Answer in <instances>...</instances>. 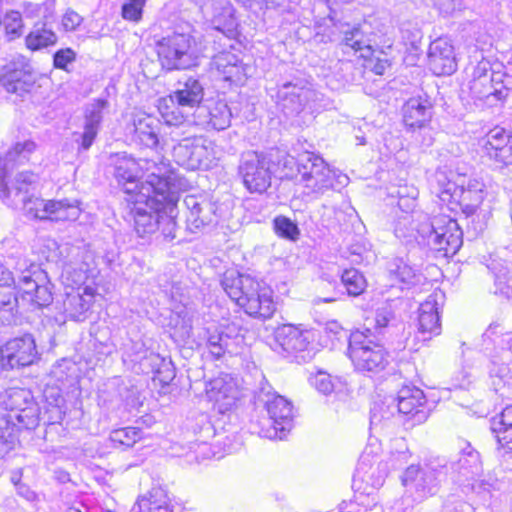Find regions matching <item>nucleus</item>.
I'll return each mask as SVG.
<instances>
[{"label": "nucleus", "instance_id": "obj_54", "mask_svg": "<svg viewBox=\"0 0 512 512\" xmlns=\"http://www.w3.org/2000/svg\"><path fill=\"white\" fill-rule=\"evenodd\" d=\"M79 297V311L86 312L90 309L94 302L95 290H83V293Z\"/></svg>", "mask_w": 512, "mask_h": 512}, {"label": "nucleus", "instance_id": "obj_41", "mask_svg": "<svg viewBox=\"0 0 512 512\" xmlns=\"http://www.w3.org/2000/svg\"><path fill=\"white\" fill-rule=\"evenodd\" d=\"M49 282L47 273L38 266H32L29 270L22 273L19 278L17 288L21 285H34V288H46Z\"/></svg>", "mask_w": 512, "mask_h": 512}, {"label": "nucleus", "instance_id": "obj_15", "mask_svg": "<svg viewBox=\"0 0 512 512\" xmlns=\"http://www.w3.org/2000/svg\"><path fill=\"white\" fill-rule=\"evenodd\" d=\"M35 83L31 67L24 57H18L4 65L0 70V85L8 93L23 96Z\"/></svg>", "mask_w": 512, "mask_h": 512}, {"label": "nucleus", "instance_id": "obj_25", "mask_svg": "<svg viewBox=\"0 0 512 512\" xmlns=\"http://www.w3.org/2000/svg\"><path fill=\"white\" fill-rule=\"evenodd\" d=\"M113 176L118 184V186L122 187L123 191L130 195V197H134L135 194L140 190L141 185L145 182L139 181V169L136 161L124 155H116L113 158Z\"/></svg>", "mask_w": 512, "mask_h": 512}, {"label": "nucleus", "instance_id": "obj_18", "mask_svg": "<svg viewBox=\"0 0 512 512\" xmlns=\"http://www.w3.org/2000/svg\"><path fill=\"white\" fill-rule=\"evenodd\" d=\"M341 45L360 52L361 57L369 58L373 55L374 45H377V35L373 32L371 24L367 22L351 25H341Z\"/></svg>", "mask_w": 512, "mask_h": 512}, {"label": "nucleus", "instance_id": "obj_5", "mask_svg": "<svg viewBox=\"0 0 512 512\" xmlns=\"http://www.w3.org/2000/svg\"><path fill=\"white\" fill-rule=\"evenodd\" d=\"M423 218L416 227L418 243L442 253L444 257L456 254L463 243V232L458 222L447 215Z\"/></svg>", "mask_w": 512, "mask_h": 512}, {"label": "nucleus", "instance_id": "obj_62", "mask_svg": "<svg viewBox=\"0 0 512 512\" xmlns=\"http://www.w3.org/2000/svg\"><path fill=\"white\" fill-rule=\"evenodd\" d=\"M9 303H10V301H9V300H8V301H1V300H0V305H7V304H9Z\"/></svg>", "mask_w": 512, "mask_h": 512}, {"label": "nucleus", "instance_id": "obj_53", "mask_svg": "<svg viewBox=\"0 0 512 512\" xmlns=\"http://www.w3.org/2000/svg\"><path fill=\"white\" fill-rule=\"evenodd\" d=\"M0 288H17L13 272L4 265H0Z\"/></svg>", "mask_w": 512, "mask_h": 512}, {"label": "nucleus", "instance_id": "obj_6", "mask_svg": "<svg viewBox=\"0 0 512 512\" xmlns=\"http://www.w3.org/2000/svg\"><path fill=\"white\" fill-rule=\"evenodd\" d=\"M312 342L309 331L301 324L282 323L272 333L274 350L284 353L298 364L313 359L315 350Z\"/></svg>", "mask_w": 512, "mask_h": 512}, {"label": "nucleus", "instance_id": "obj_47", "mask_svg": "<svg viewBox=\"0 0 512 512\" xmlns=\"http://www.w3.org/2000/svg\"><path fill=\"white\" fill-rule=\"evenodd\" d=\"M341 281L346 287L366 288L368 285L364 275L356 268L345 269Z\"/></svg>", "mask_w": 512, "mask_h": 512}, {"label": "nucleus", "instance_id": "obj_12", "mask_svg": "<svg viewBox=\"0 0 512 512\" xmlns=\"http://www.w3.org/2000/svg\"><path fill=\"white\" fill-rule=\"evenodd\" d=\"M316 96V91L307 80L293 77L278 85L277 105L287 117H295L306 108H311Z\"/></svg>", "mask_w": 512, "mask_h": 512}, {"label": "nucleus", "instance_id": "obj_63", "mask_svg": "<svg viewBox=\"0 0 512 512\" xmlns=\"http://www.w3.org/2000/svg\"><path fill=\"white\" fill-rule=\"evenodd\" d=\"M411 202V205L414 206V199L409 200Z\"/></svg>", "mask_w": 512, "mask_h": 512}, {"label": "nucleus", "instance_id": "obj_31", "mask_svg": "<svg viewBox=\"0 0 512 512\" xmlns=\"http://www.w3.org/2000/svg\"><path fill=\"white\" fill-rule=\"evenodd\" d=\"M136 510L137 512H173V505L166 490L153 487L138 497Z\"/></svg>", "mask_w": 512, "mask_h": 512}, {"label": "nucleus", "instance_id": "obj_46", "mask_svg": "<svg viewBox=\"0 0 512 512\" xmlns=\"http://www.w3.org/2000/svg\"><path fill=\"white\" fill-rule=\"evenodd\" d=\"M5 31L9 40H14L22 34V18L21 14L16 11H12L7 14L4 21Z\"/></svg>", "mask_w": 512, "mask_h": 512}, {"label": "nucleus", "instance_id": "obj_17", "mask_svg": "<svg viewBox=\"0 0 512 512\" xmlns=\"http://www.w3.org/2000/svg\"><path fill=\"white\" fill-rule=\"evenodd\" d=\"M397 411L406 421L424 422L428 417V400L419 387L406 384L397 393Z\"/></svg>", "mask_w": 512, "mask_h": 512}, {"label": "nucleus", "instance_id": "obj_35", "mask_svg": "<svg viewBox=\"0 0 512 512\" xmlns=\"http://www.w3.org/2000/svg\"><path fill=\"white\" fill-rule=\"evenodd\" d=\"M455 194L453 202L459 205L462 213L465 214V218L474 217L480 204L484 200V194L477 193V190L469 191L468 189H464L463 185L458 186V191L455 192Z\"/></svg>", "mask_w": 512, "mask_h": 512}, {"label": "nucleus", "instance_id": "obj_34", "mask_svg": "<svg viewBox=\"0 0 512 512\" xmlns=\"http://www.w3.org/2000/svg\"><path fill=\"white\" fill-rule=\"evenodd\" d=\"M419 276H416L413 269L404 263L402 259H395L389 265V279L392 281L390 288L397 284L416 286Z\"/></svg>", "mask_w": 512, "mask_h": 512}, {"label": "nucleus", "instance_id": "obj_14", "mask_svg": "<svg viewBox=\"0 0 512 512\" xmlns=\"http://www.w3.org/2000/svg\"><path fill=\"white\" fill-rule=\"evenodd\" d=\"M184 205L188 210L186 225L190 232L197 233L218 223L220 215L217 202L201 196L187 195Z\"/></svg>", "mask_w": 512, "mask_h": 512}, {"label": "nucleus", "instance_id": "obj_22", "mask_svg": "<svg viewBox=\"0 0 512 512\" xmlns=\"http://www.w3.org/2000/svg\"><path fill=\"white\" fill-rule=\"evenodd\" d=\"M428 65L437 76L451 75L457 69L454 47L446 38H438L429 45Z\"/></svg>", "mask_w": 512, "mask_h": 512}, {"label": "nucleus", "instance_id": "obj_30", "mask_svg": "<svg viewBox=\"0 0 512 512\" xmlns=\"http://www.w3.org/2000/svg\"><path fill=\"white\" fill-rule=\"evenodd\" d=\"M212 24L226 36H235L238 22L235 9L229 0H219L214 4Z\"/></svg>", "mask_w": 512, "mask_h": 512}, {"label": "nucleus", "instance_id": "obj_50", "mask_svg": "<svg viewBox=\"0 0 512 512\" xmlns=\"http://www.w3.org/2000/svg\"><path fill=\"white\" fill-rule=\"evenodd\" d=\"M417 480L425 482V474L420 465L412 464L405 469L401 482L402 485L408 486L414 484Z\"/></svg>", "mask_w": 512, "mask_h": 512}, {"label": "nucleus", "instance_id": "obj_16", "mask_svg": "<svg viewBox=\"0 0 512 512\" xmlns=\"http://www.w3.org/2000/svg\"><path fill=\"white\" fill-rule=\"evenodd\" d=\"M266 411L271 420V427L263 430L264 436L270 439H282L293 427L292 402L281 395H273L266 402Z\"/></svg>", "mask_w": 512, "mask_h": 512}, {"label": "nucleus", "instance_id": "obj_20", "mask_svg": "<svg viewBox=\"0 0 512 512\" xmlns=\"http://www.w3.org/2000/svg\"><path fill=\"white\" fill-rule=\"evenodd\" d=\"M136 423L138 426H124L111 430L108 437L110 446L120 452L133 448L137 443L146 439L144 429L151 428L156 420L152 415L145 414Z\"/></svg>", "mask_w": 512, "mask_h": 512}, {"label": "nucleus", "instance_id": "obj_7", "mask_svg": "<svg viewBox=\"0 0 512 512\" xmlns=\"http://www.w3.org/2000/svg\"><path fill=\"white\" fill-rule=\"evenodd\" d=\"M193 44V37L184 33H174L159 40L156 49L162 68L173 71L197 67L199 58Z\"/></svg>", "mask_w": 512, "mask_h": 512}, {"label": "nucleus", "instance_id": "obj_21", "mask_svg": "<svg viewBox=\"0 0 512 512\" xmlns=\"http://www.w3.org/2000/svg\"><path fill=\"white\" fill-rule=\"evenodd\" d=\"M108 101L103 98L94 99L92 102L86 104L84 108V125L82 133H74L77 138L75 141L79 144L82 150H88L98 132L103 120V111L108 106Z\"/></svg>", "mask_w": 512, "mask_h": 512}, {"label": "nucleus", "instance_id": "obj_28", "mask_svg": "<svg viewBox=\"0 0 512 512\" xmlns=\"http://www.w3.org/2000/svg\"><path fill=\"white\" fill-rule=\"evenodd\" d=\"M416 326L424 340H430L441 333L439 305L435 299L429 298L420 304Z\"/></svg>", "mask_w": 512, "mask_h": 512}, {"label": "nucleus", "instance_id": "obj_57", "mask_svg": "<svg viewBox=\"0 0 512 512\" xmlns=\"http://www.w3.org/2000/svg\"><path fill=\"white\" fill-rule=\"evenodd\" d=\"M387 66H388V61L387 60H380V59H378L376 61V63L374 64L372 70L375 72V74L382 75V74H384L385 69H386Z\"/></svg>", "mask_w": 512, "mask_h": 512}, {"label": "nucleus", "instance_id": "obj_42", "mask_svg": "<svg viewBox=\"0 0 512 512\" xmlns=\"http://www.w3.org/2000/svg\"><path fill=\"white\" fill-rule=\"evenodd\" d=\"M165 122L170 126H175V130L172 131V140H177L178 138L189 134L185 128L190 125V122L186 121L183 114L179 111H171L163 114Z\"/></svg>", "mask_w": 512, "mask_h": 512}, {"label": "nucleus", "instance_id": "obj_8", "mask_svg": "<svg viewBox=\"0 0 512 512\" xmlns=\"http://www.w3.org/2000/svg\"><path fill=\"white\" fill-rule=\"evenodd\" d=\"M172 148L175 163L186 170H208L215 160V150L212 141L203 136L187 134L178 138Z\"/></svg>", "mask_w": 512, "mask_h": 512}, {"label": "nucleus", "instance_id": "obj_49", "mask_svg": "<svg viewBox=\"0 0 512 512\" xmlns=\"http://www.w3.org/2000/svg\"><path fill=\"white\" fill-rule=\"evenodd\" d=\"M396 317L392 309L388 307L378 308L375 312L374 322L375 329L382 330L392 326L395 322Z\"/></svg>", "mask_w": 512, "mask_h": 512}, {"label": "nucleus", "instance_id": "obj_26", "mask_svg": "<svg viewBox=\"0 0 512 512\" xmlns=\"http://www.w3.org/2000/svg\"><path fill=\"white\" fill-rule=\"evenodd\" d=\"M212 65L224 81L234 85H243L250 69L236 54L231 52H220L215 55Z\"/></svg>", "mask_w": 512, "mask_h": 512}, {"label": "nucleus", "instance_id": "obj_40", "mask_svg": "<svg viewBox=\"0 0 512 512\" xmlns=\"http://www.w3.org/2000/svg\"><path fill=\"white\" fill-rule=\"evenodd\" d=\"M222 288H253L254 279L235 269L227 270L221 280Z\"/></svg>", "mask_w": 512, "mask_h": 512}, {"label": "nucleus", "instance_id": "obj_48", "mask_svg": "<svg viewBox=\"0 0 512 512\" xmlns=\"http://www.w3.org/2000/svg\"><path fill=\"white\" fill-rule=\"evenodd\" d=\"M76 60V53L71 48L57 50L53 55V66L56 69L67 71V66Z\"/></svg>", "mask_w": 512, "mask_h": 512}, {"label": "nucleus", "instance_id": "obj_64", "mask_svg": "<svg viewBox=\"0 0 512 512\" xmlns=\"http://www.w3.org/2000/svg\"><path fill=\"white\" fill-rule=\"evenodd\" d=\"M399 207L402 209L403 205L401 203V201L399 202Z\"/></svg>", "mask_w": 512, "mask_h": 512}, {"label": "nucleus", "instance_id": "obj_39", "mask_svg": "<svg viewBox=\"0 0 512 512\" xmlns=\"http://www.w3.org/2000/svg\"><path fill=\"white\" fill-rule=\"evenodd\" d=\"M487 270L493 278L495 286L508 285L512 280L511 267L503 260H492L487 265Z\"/></svg>", "mask_w": 512, "mask_h": 512}, {"label": "nucleus", "instance_id": "obj_37", "mask_svg": "<svg viewBox=\"0 0 512 512\" xmlns=\"http://www.w3.org/2000/svg\"><path fill=\"white\" fill-rule=\"evenodd\" d=\"M175 376L176 371L173 364L162 359L153 370L152 381L155 387H158L160 390H164L170 386L175 379Z\"/></svg>", "mask_w": 512, "mask_h": 512}, {"label": "nucleus", "instance_id": "obj_38", "mask_svg": "<svg viewBox=\"0 0 512 512\" xmlns=\"http://www.w3.org/2000/svg\"><path fill=\"white\" fill-rule=\"evenodd\" d=\"M509 143H512V134L502 127H494L486 134L483 149L486 154Z\"/></svg>", "mask_w": 512, "mask_h": 512}, {"label": "nucleus", "instance_id": "obj_3", "mask_svg": "<svg viewBox=\"0 0 512 512\" xmlns=\"http://www.w3.org/2000/svg\"><path fill=\"white\" fill-rule=\"evenodd\" d=\"M346 356L354 371L378 375L391 365L393 357L383 343L375 341L369 329L354 330L348 337Z\"/></svg>", "mask_w": 512, "mask_h": 512}, {"label": "nucleus", "instance_id": "obj_60", "mask_svg": "<svg viewBox=\"0 0 512 512\" xmlns=\"http://www.w3.org/2000/svg\"><path fill=\"white\" fill-rule=\"evenodd\" d=\"M362 291H363V290H359V291H356V292H349L348 294H349L350 296H354V297H356V296L360 295V293H361Z\"/></svg>", "mask_w": 512, "mask_h": 512}, {"label": "nucleus", "instance_id": "obj_1", "mask_svg": "<svg viewBox=\"0 0 512 512\" xmlns=\"http://www.w3.org/2000/svg\"><path fill=\"white\" fill-rule=\"evenodd\" d=\"M146 183L128 201L134 204L131 212L134 229L139 237L161 231L166 239L176 237L178 195L170 190L167 179L151 174Z\"/></svg>", "mask_w": 512, "mask_h": 512}, {"label": "nucleus", "instance_id": "obj_32", "mask_svg": "<svg viewBox=\"0 0 512 512\" xmlns=\"http://www.w3.org/2000/svg\"><path fill=\"white\" fill-rule=\"evenodd\" d=\"M57 40L58 37L51 25L45 21H39L26 36L25 43L28 49L36 51L55 45Z\"/></svg>", "mask_w": 512, "mask_h": 512}, {"label": "nucleus", "instance_id": "obj_23", "mask_svg": "<svg viewBox=\"0 0 512 512\" xmlns=\"http://www.w3.org/2000/svg\"><path fill=\"white\" fill-rule=\"evenodd\" d=\"M35 148L33 141L17 142L3 158L0 157V197L7 196V190L11 188V183L7 180L9 175L16 167L29 160Z\"/></svg>", "mask_w": 512, "mask_h": 512}, {"label": "nucleus", "instance_id": "obj_51", "mask_svg": "<svg viewBox=\"0 0 512 512\" xmlns=\"http://www.w3.org/2000/svg\"><path fill=\"white\" fill-rule=\"evenodd\" d=\"M348 252V258L350 259V261L356 264H360L367 257L365 256V254L368 253V250L366 249L364 244L356 243L352 244L348 248Z\"/></svg>", "mask_w": 512, "mask_h": 512}, {"label": "nucleus", "instance_id": "obj_43", "mask_svg": "<svg viewBox=\"0 0 512 512\" xmlns=\"http://www.w3.org/2000/svg\"><path fill=\"white\" fill-rule=\"evenodd\" d=\"M311 385L320 393L329 395L336 387L335 379L325 371H318L310 378Z\"/></svg>", "mask_w": 512, "mask_h": 512}, {"label": "nucleus", "instance_id": "obj_59", "mask_svg": "<svg viewBox=\"0 0 512 512\" xmlns=\"http://www.w3.org/2000/svg\"><path fill=\"white\" fill-rule=\"evenodd\" d=\"M357 140L359 141V143H358V144H360V145H364V144L366 143V141H365V138H364V137H357Z\"/></svg>", "mask_w": 512, "mask_h": 512}, {"label": "nucleus", "instance_id": "obj_29", "mask_svg": "<svg viewBox=\"0 0 512 512\" xmlns=\"http://www.w3.org/2000/svg\"><path fill=\"white\" fill-rule=\"evenodd\" d=\"M160 121L150 115L134 120V140L147 148H156L159 144Z\"/></svg>", "mask_w": 512, "mask_h": 512}, {"label": "nucleus", "instance_id": "obj_33", "mask_svg": "<svg viewBox=\"0 0 512 512\" xmlns=\"http://www.w3.org/2000/svg\"><path fill=\"white\" fill-rule=\"evenodd\" d=\"M430 190L443 203H453L458 186L448 178L445 171L436 170L430 179Z\"/></svg>", "mask_w": 512, "mask_h": 512}, {"label": "nucleus", "instance_id": "obj_36", "mask_svg": "<svg viewBox=\"0 0 512 512\" xmlns=\"http://www.w3.org/2000/svg\"><path fill=\"white\" fill-rule=\"evenodd\" d=\"M272 226L278 237L289 241H297L301 234L298 224L284 215H277L272 221Z\"/></svg>", "mask_w": 512, "mask_h": 512}, {"label": "nucleus", "instance_id": "obj_19", "mask_svg": "<svg viewBox=\"0 0 512 512\" xmlns=\"http://www.w3.org/2000/svg\"><path fill=\"white\" fill-rule=\"evenodd\" d=\"M205 88L199 76L183 75L176 83V89L170 95L171 101L177 106L193 110L192 116L196 110L204 105Z\"/></svg>", "mask_w": 512, "mask_h": 512}, {"label": "nucleus", "instance_id": "obj_61", "mask_svg": "<svg viewBox=\"0 0 512 512\" xmlns=\"http://www.w3.org/2000/svg\"><path fill=\"white\" fill-rule=\"evenodd\" d=\"M335 299H332V298H324L322 299L321 301L324 302V303H329V302H332L334 301Z\"/></svg>", "mask_w": 512, "mask_h": 512}, {"label": "nucleus", "instance_id": "obj_58", "mask_svg": "<svg viewBox=\"0 0 512 512\" xmlns=\"http://www.w3.org/2000/svg\"><path fill=\"white\" fill-rule=\"evenodd\" d=\"M425 488H426V487H425L424 485L420 484V485H418V486L416 487V491L424 492V491H425Z\"/></svg>", "mask_w": 512, "mask_h": 512}, {"label": "nucleus", "instance_id": "obj_13", "mask_svg": "<svg viewBox=\"0 0 512 512\" xmlns=\"http://www.w3.org/2000/svg\"><path fill=\"white\" fill-rule=\"evenodd\" d=\"M271 292V290H229L228 295L249 316L269 319L274 315L277 305Z\"/></svg>", "mask_w": 512, "mask_h": 512}, {"label": "nucleus", "instance_id": "obj_2", "mask_svg": "<svg viewBox=\"0 0 512 512\" xmlns=\"http://www.w3.org/2000/svg\"><path fill=\"white\" fill-rule=\"evenodd\" d=\"M38 177L31 171L18 173L11 182L5 197H0L7 205L22 208L25 213L39 220L75 221L81 214L80 201L77 199H61L45 201L35 197L31 192Z\"/></svg>", "mask_w": 512, "mask_h": 512}, {"label": "nucleus", "instance_id": "obj_11", "mask_svg": "<svg viewBox=\"0 0 512 512\" xmlns=\"http://www.w3.org/2000/svg\"><path fill=\"white\" fill-rule=\"evenodd\" d=\"M433 101L427 95L409 98L402 107L403 123L407 131L421 136V145L429 147L433 144L431 120L433 117Z\"/></svg>", "mask_w": 512, "mask_h": 512}, {"label": "nucleus", "instance_id": "obj_10", "mask_svg": "<svg viewBox=\"0 0 512 512\" xmlns=\"http://www.w3.org/2000/svg\"><path fill=\"white\" fill-rule=\"evenodd\" d=\"M40 360L41 353L30 333L9 338L0 345V370L3 372L35 366Z\"/></svg>", "mask_w": 512, "mask_h": 512}, {"label": "nucleus", "instance_id": "obj_56", "mask_svg": "<svg viewBox=\"0 0 512 512\" xmlns=\"http://www.w3.org/2000/svg\"><path fill=\"white\" fill-rule=\"evenodd\" d=\"M464 189L469 191L477 190V193L484 194V184L478 180H470L467 186H464Z\"/></svg>", "mask_w": 512, "mask_h": 512}, {"label": "nucleus", "instance_id": "obj_52", "mask_svg": "<svg viewBox=\"0 0 512 512\" xmlns=\"http://www.w3.org/2000/svg\"><path fill=\"white\" fill-rule=\"evenodd\" d=\"M82 22V17L73 10H67L64 14L62 23L66 30H75Z\"/></svg>", "mask_w": 512, "mask_h": 512}, {"label": "nucleus", "instance_id": "obj_55", "mask_svg": "<svg viewBox=\"0 0 512 512\" xmlns=\"http://www.w3.org/2000/svg\"><path fill=\"white\" fill-rule=\"evenodd\" d=\"M45 247L49 250V253L45 256L48 262H57L59 259V247L55 240H48Z\"/></svg>", "mask_w": 512, "mask_h": 512}, {"label": "nucleus", "instance_id": "obj_9", "mask_svg": "<svg viewBox=\"0 0 512 512\" xmlns=\"http://www.w3.org/2000/svg\"><path fill=\"white\" fill-rule=\"evenodd\" d=\"M277 164L270 155L247 151L241 155L238 173L250 193L262 194L271 186Z\"/></svg>", "mask_w": 512, "mask_h": 512}, {"label": "nucleus", "instance_id": "obj_45", "mask_svg": "<svg viewBox=\"0 0 512 512\" xmlns=\"http://www.w3.org/2000/svg\"><path fill=\"white\" fill-rule=\"evenodd\" d=\"M145 3L146 0H127V2L122 5V17L125 20L133 22L140 21Z\"/></svg>", "mask_w": 512, "mask_h": 512}, {"label": "nucleus", "instance_id": "obj_27", "mask_svg": "<svg viewBox=\"0 0 512 512\" xmlns=\"http://www.w3.org/2000/svg\"><path fill=\"white\" fill-rule=\"evenodd\" d=\"M489 431L497 449L512 454V404L506 405L491 417Z\"/></svg>", "mask_w": 512, "mask_h": 512}, {"label": "nucleus", "instance_id": "obj_24", "mask_svg": "<svg viewBox=\"0 0 512 512\" xmlns=\"http://www.w3.org/2000/svg\"><path fill=\"white\" fill-rule=\"evenodd\" d=\"M233 115L232 108L225 101L219 100L211 105L204 103L200 106L193 117V123L222 131L230 127Z\"/></svg>", "mask_w": 512, "mask_h": 512}, {"label": "nucleus", "instance_id": "obj_4", "mask_svg": "<svg viewBox=\"0 0 512 512\" xmlns=\"http://www.w3.org/2000/svg\"><path fill=\"white\" fill-rule=\"evenodd\" d=\"M282 165L287 170L282 177L300 176L298 181L314 193H324L335 188V172L322 157L313 152L304 151L296 157L288 154L283 158Z\"/></svg>", "mask_w": 512, "mask_h": 512}, {"label": "nucleus", "instance_id": "obj_44", "mask_svg": "<svg viewBox=\"0 0 512 512\" xmlns=\"http://www.w3.org/2000/svg\"><path fill=\"white\" fill-rule=\"evenodd\" d=\"M486 155L490 160H493L499 169H503L512 165V142L498 147L495 150H492Z\"/></svg>", "mask_w": 512, "mask_h": 512}]
</instances>
